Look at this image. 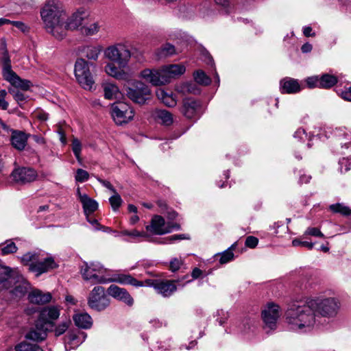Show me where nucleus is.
<instances>
[{
    "mask_svg": "<svg viewBox=\"0 0 351 351\" xmlns=\"http://www.w3.org/2000/svg\"><path fill=\"white\" fill-rule=\"evenodd\" d=\"M339 308L338 301L334 298H317L306 302L290 305L285 317L291 328L299 332L311 331L316 323L315 313L322 317H334Z\"/></svg>",
    "mask_w": 351,
    "mask_h": 351,
    "instance_id": "obj_1",
    "label": "nucleus"
},
{
    "mask_svg": "<svg viewBox=\"0 0 351 351\" xmlns=\"http://www.w3.org/2000/svg\"><path fill=\"white\" fill-rule=\"evenodd\" d=\"M40 12L46 31L58 40L63 39L66 13L61 3L58 0H47Z\"/></svg>",
    "mask_w": 351,
    "mask_h": 351,
    "instance_id": "obj_2",
    "label": "nucleus"
},
{
    "mask_svg": "<svg viewBox=\"0 0 351 351\" xmlns=\"http://www.w3.org/2000/svg\"><path fill=\"white\" fill-rule=\"evenodd\" d=\"M21 262L24 265L28 266L29 271L34 273L36 276L58 267L53 257H43L40 254L35 252H27L23 255Z\"/></svg>",
    "mask_w": 351,
    "mask_h": 351,
    "instance_id": "obj_3",
    "label": "nucleus"
},
{
    "mask_svg": "<svg viewBox=\"0 0 351 351\" xmlns=\"http://www.w3.org/2000/svg\"><path fill=\"white\" fill-rule=\"evenodd\" d=\"M95 65L93 62H89L84 58H79L75 64V75L79 84L84 89H92L95 81L90 68L95 67Z\"/></svg>",
    "mask_w": 351,
    "mask_h": 351,
    "instance_id": "obj_4",
    "label": "nucleus"
},
{
    "mask_svg": "<svg viewBox=\"0 0 351 351\" xmlns=\"http://www.w3.org/2000/svg\"><path fill=\"white\" fill-rule=\"evenodd\" d=\"M104 56L120 67H125L130 60L131 52L126 45L119 43L107 47Z\"/></svg>",
    "mask_w": 351,
    "mask_h": 351,
    "instance_id": "obj_5",
    "label": "nucleus"
},
{
    "mask_svg": "<svg viewBox=\"0 0 351 351\" xmlns=\"http://www.w3.org/2000/svg\"><path fill=\"white\" fill-rule=\"evenodd\" d=\"M128 97L133 102L143 105L152 98V91L149 87L141 81H134L126 89Z\"/></svg>",
    "mask_w": 351,
    "mask_h": 351,
    "instance_id": "obj_6",
    "label": "nucleus"
},
{
    "mask_svg": "<svg viewBox=\"0 0 351 351\" xmlns=\"http://www.w3.org/2000/svg\"><path fill=\"white\" fill-rule=\"evenodd\" d=\"M110 304V300L106 294L103 287H95L89 293L88 305L90 308L96 311H101L105 310Z\"/></svg>",
    "mask_w": 351,
    "mask_h": 351,
    "instance_id": "obj_7",
    "label": "nucleus"
},
{
    "mask_svg": "<svg viewBox=\"0 0 351 351\" xmlns=\"http://www.w3.org/2000/svg\"><path fill=\"white\" fill-rule=\"evenodd\" d=\"M90 12L88 10L81 8L73 12L69 17L64 20V27L65 36L67 30H76L82 29L85 23L90 21Z\"/></svg>",
    "mask_w": 351,
    "mask_h": 351,
    "instance_id": "obj_8",
    "label": "nucleus"
},
{
    "mask_svg": "<svg viewBox=\"0 0 351 351\" xmlns=\"http://www.w3.org/2000/svg\"><path fill=\"white\" fill-rule=\"evenodd\" d=\"M111 114L114 121L117 125L128 123L134 116L133 109L125 102L114 104L112 106Z\"/></svg>",
    "mask_w": 351,
    "mask_h": 351,
    "instance_id": "obj_9",
    "label": "nucleus"
},
{
    "mask_svg": "<svg viewBox=\"0 0 351 351\" xmlns=\"http://www.w3.org/2000/svg\"><path fill=\"white\" fill-rule=\"evenodd\" d=\"M279 309L278 305L271 303L262 311V317L266 329L273 330L276 328L277 320L280 316Z\"/></svg>",
    "mask_w": 351,
    "mask_h": 351,
    "instance_id": "obj_10",
    "label": "nucleus"
},
{
    "mask_svg": "<svg viewBox=\"0 0 351 351\" xmlns=\"http://www.w3.org/2000/svg\"><path fill=\"white\" fill-rule=\"evenodd\" d=\"M38 174L36 171L29 167H19L15 169L11 174L14 182L19 184H25L36 180Z\"/></svg>",
    "mask_w": 351,
    "mask_h": 351,
    "instance_id": "obj_11",
    "label": "nucleus"
},
{
    "mask_svg": "<svg viewBox=\"0 0 351 351\" xmlns=\"http://www.w3.org/2000/svg\"><path fill=\"white\" fill-rule=\"evenodd\" d=\"M145 228L147 232L156 235L165 234L172 231L171 227L167 225L164 218L159 215H155L152 219L150 224Z\"/></svg>",
    "mask_w": 351,
    "mask_h": 351,
    "instance_id": "obj_12",
    "label": "nucleus"
},
{
    "mask_svg": "<svg viewBox=\"0 0 351 351\" xmlns=\"http://www.w3.org/2000/svg\"><path fill=\"white\" fill-rule=\"evenodd\" d=\"M60 316V310L56 306H47L43 308L39 314L38 320L51 330L54 326L53 322Z\"/></svg>",
    "mask_w": 351,
    "mask_h": 351,
    "instance_id": "obj_13",
    "label": "nucleus"
},
{
    "mask_svg": "<svg viewBox=\"0 0 351 351\" xmlns=\"http://www.w3.org/2000/svg\"><path fill=\"white\" fill-rule=\"evenodd\" d=\"M165 84L169 83L171 79L181 75L185 72V66L182 64H169L160 68Z\"/></svg>",
    "mask_w": 351,
    "mask_h": 351,
    "instance_id": "obj_14",
    "label": "nucleus"
},
{
    "mask_svg": "<svg viewBox=\"0 0 351 351\" xmlns=\"http://www.w3.org/2000/svg\"><path fill=\"white\" fill-rule=\"evenodd\" d=\"M50 330H51L50 328L42 322L39 323V321L37 319L35 327L26 334L25 337L34 341H43L47 337V331Z\"/></svg>",
    "mask_w": 351,
    "mask_h": 351,
    "instance_id": "obj_15",
    "label": "nucleus"
},
{
    "mask_svg": "<svg viewBox=\"0 0 351 351\" xmlns=\"http://www.w3.org/2000/svg\"><path fill=\"white\" fill-rule=\"evenodd\" d=\"M140 77L144 79L146 82L152 84L154 86L164 85V80L162 77V72L160 69H146L141 72Z\"/></svg>",
    "mask_w": 351,
    "mask_h": 351,
    "instance_id": "obj_16",
    "label": "nucleus"
},
{
    "mask_svg": "<svg viewBox=\"0 0 351 351\" xmlns=\"http://www.w3.org/2000/svg\"><path fill=\"white\" fill-rule=\"evenodd\" d=\"M108 293L128 306H132L134 303V300L130 294L125 289L121 288L117 285H110L108 289Z\"/></svg>",
    "mask_w": 351,
    "mask_h": 351,
    "instance_id": "obj_17",
    "label": "nucleus"
},
{
    "mask_svg": "<svg viewBox=\"0 0 351 351\" xmlns=\"http://www.w3.org/2000/svg\"><path fill=\"white\" fill-rule=\"evenodd\" d=\"M124 67L117 66L114 62L108 63L105 66L106 73L119 80L129 81L132 78V74L123 69Z\"/></svg>",
    "mask_w": 351,
    "mask_h": 351,
    "instance_id": "obj_18",
    "label": "nucleus"
},
{
    "mask_svg": "<svg viewBox=\"0 0 351 351\" xmlns=\"http://www.w3.org/2000/svg\"><path fill=\"white\" fill-rule=\"evenodd\" d=\"M199 104L192 98L183 99L182 113L188 119L195 118L198 115Z\"/></svg>",
    "mask_w": 351,
    "mask_h": 351,
    "instance_id": "obj_19",
    "label": "nucleus"
},
{
    "mask_svg": "<svg viewBox=\"0 0 351 351\" xmlns=\"http://www.w3.org/2000/svg\"><path fill=\"white\" fill-rule=\"evenodd\" d=\"M19 272L16 269H12L10 267L0 265V282H5L3 285L5 288L11 287L12 281L15 280L16 276Z\"/></svg>",
    "mask_w": 351,
    "mask_h": 351,
    "instance_id": "obj_20",
    "label": "nucleus"
},
{
    "mask_svg": "<svg viewBox=\"0 0 351 351\" xmlns=\"http://www.w3.org/2000/svg\"><path fill=\"white\" fill-rule=\"evenodd\" d=\"M280 88L282 93L294 94L301 90L300 85L297 80L285 77L280 82Z\"/></svg>",
    "mask_w": 351,
    "mask_h": 351,
    "instance_id": "obj_21",
    "label": "nucleus"
},
{
    "mask_svg": "<svg viewBox=\"0 0 351 351\" xmlns=\"http://www.w3.org/2000/svg\"><path fill=\"white\" fill-rule=\"evenodd\" d=\"M5 80L16 89L19 88L25 91L32 86V83L29 80L21 78L15 72L11 73Z\"/></svg>",
    "mask_w": 351,
    "mask_h": 351,
    "instance_id": "obj_22",
    "label": "nucleus"
},
{
    "mask_svg": "<svg viewBox=\"0 0 351 351\" xmlns=\"http://www.w3.org/2000/svg\"><path fill=\"white\" fill-rule=\"evenodd\" d=\"M114 282L121 285H130L136 287L143 286V282L132 277L130 274H116L110 278V282Z\"/></svg>",
    "mask_w": 351,
    "mask_h": 351,
    "instance_id": "obj_23",
    "label": "nucleus"
},
{
    "mask_svg": "<svg viewBox=\"0 0 351 351\" xmlns=\"http://www.w3.org/2000/svg\"><path fill=\"white\" fill-rule=\"evenodd\" d=\"M103 48L101 45H86L82 47L80 51L81 55L89 60L96 61Z\"/></svg>",
    "mask_w": 351,
    "mask_h": 351,
    "instance_id": "obj_24",
    "label": "nucleus"
},
{
    "mask_svg": "<svg viewBox=\"0 0 351 351\" xmlns=\"http://www.w3.org/2000/svg\"><path fill=\"white\" fill-rule=\"evenodd\" d=\"M117 236H127L128 239L125 240L130 242H137L142 241L141 239H144L147 240L149 239V235L147 232L144 231H138L136 229H133L131 230H122L119 232H117Z\"/></svg>",
    "mask_w": 351,
    "mask_h": 351,
    "instance_id": "obj_25",
    "label": "nucleus"
},
{
    "mask_svg": "<svg viewBox=\"0 0 351 351\" xmlns=\"http://www.w3.org/2000/svg\"><path fill=\"white\" fill-rule=\"evenodd\" d=\"M154 287L158 293H160L164 297L171 295L176 290V286L174 282L168 280L157 282L154 284Z\"/></svg>",
    "mask_w": 351,
    "mask_h": 351,
    "instance_id": "obj_26",
    "label": "nucleus"
},
{
    "mask_svg": "<svg viewBox=\"0 0 351 351\" xmlns=\"http://www.w3.org/2000/svg\"><path fill=\"white\" fill-rule=\"evenodd\" d=\"M14 288L11 291L12 293L17 297L23 295L29 289V283L24 278L18 274L15 280L12 281Z\"/></svg>",
    "mask_w": 351,
    "mask_h": 351,
    "instance_id": "obj_27",
    "label": "nucleus"
},
{
    "mask_svg": "<svg viewBox=\"0 0 351 351\" xmlns=\"http://www.w3.org/2000/svg\"><path fill=\"white\" fill-rule=\"evenodd\" d=\"M27 134L19 131H14L12 134V145L18 150H23L26 146Z\"/></svg>",
    "mask_w": 351,
    "mask_h": 351,
    "instance_id": "obj_28",
    "label": "nucleus"
},
{
    "mask_svg": "<svg viewBox=\"0 0 351 351\" xmlns=\"http://www.w3.org/2000/svg\"><path fill=\"white\" fill-rule=\"evenodd\" d=\"M28 299L30 302L37 304L49 302L51 300L49 293H43L40 290H34L29 293Z\"/></svg>",
    "mask_w": 351,
    "mask_h": 351,
    "instance_id": "obj_29",
    "label": "nucleus"
},
{
    "mask_svg": "<svg viewBox=\"0 0 351 351\" xmlns=\"http://www.w3.org/2000/svg\"><path fill=\"white\" fill-rule=\"evenodd\" d=\"M75 324L84 329H88L93 325L91 317L86 313H77L73 317Z\"/></svg>",
    "mask_w": 351,
    "mask_h": 351,
    "instance_id": "obj_30",
    "label": "nucleus"
},
{
    "mask_svg": "<svg viewBox=\"0 0 351 351\" xmlns=\"http://www.w3.org/2000/svg\"><path fill=\"white\" fill-rule=\"evenodd\" d=\"M80 202L82 204L85 215H91L98 208V203L86 194L80 196Z\"/></svg>",
    "mask_w": 351,
    "mask_h": 351,
    "instance_id": "obj_31",
    "label": "nucleus"
},
{
    "mask_svg": "<svg viewBox=\"0 0 351 351\" xmlns=\"http://www.w3.org/2000/svg\"><path fill=\"white\" fill-rule=\"evenodd\" d=\"M154 117L156 121L166 126L171 125L173 121L172 114L166 110H155Z\"/></svg>",
    "mask_w": 351,
    "mask_h": 351,
    "instance_id": "obj_32",
    "label": "nucleus"
},
{
    "mask_svg": "<svg viewBox=\"0 0 351 351\" xmlns=\"http://www.w3.org/2000/svg\"><path fill=\"white\" fill-rule=\"evenodd\" d=\"M177 53L176 49L174 45L170 43H165L158 48L155 54L158 59L166 58Z\"/></svg>",
    "mask_w": 351,
    "mask_h": 351,
    "instance_id": "obj_33",
    "label": "nucleus"
},
{
    "mask_svg": "<svg viewBox=\"0 0 351 351\" xmlns=\"http://www.w3.org/2000/svg\"><path fill=\"white\" fill-rule=\"evenodd\" d=\"M156 93L158 99L161 100L167 106L173 107L176 105L177 101L173 94L169 93L162 88L158 89Z\"/></svg>",
    "mask_w": 351,
    "mask_h": 351,
    "instance_id": "obj_34",
    "label": "nucleus"
},
{
    "mask_svg": "<svg viewBox=\"0 0 351 351\" xmlns=\"http://www.w3.org/2000/svg\"><path fill=\"white\" fill-rule=\"evenodd\" d=\"M104 97L107 99H118L121 95L119 88L112 83H104L102 85Z\"/></svg>",
    "mask_w": 351,
    "mask_h": 351,
    "instance_id": "obj_35",
    "label": "nucleus"
},
{
    "mask_svg": "<svg viewBox=\"0 0 351 351\" xmlns=\"http://www.w3.org/2000/svg\"><path fill=\"white\" fill-rule=\"evenodd\" d=\"M100 29V25L99 22L93 21L86 22L85 24L82 26V29H80V32L82 34L86 36H92L97 34Z\"/></svg>",
    "mask_w": 351,
    "mask_h": 351,
    "instance_id": "obj_36",
    "label": "nucleus"
},
{
    "mask_svg": "<svg viewBox=\"0 0 351 351\" xmlns=\"http://www.w3.org/2000/svg\"><path fill=\"white\" fill-rule=\"evenodd\" d=\"M336 76L330 74H324L319 77V88H330L337 83Z\"/></svg>",
    "mask_w": 351,
    "mask_h": 351,
    "instance_id": "obj_37",
    "label": "nucleus"
},
{
    "mask_svg": "<svg viewBox=\"0 0 351 351\" xmlns=\"http://www.w3.org/2000/svg\"><path fill=\"white\" fill-rule=\"evenodd\" d=\"M1 61L2 63V75L5 79L14 73L12 69L11 60L7 51L3 53Z\"/></svg>",
    "mask_w": 351,
    "mask_h": 351,
    "instance_id": "obj_38",
    "label": "nucleus"
},
{
    "mask_svg": "<svg viewBox=\"0 0 351 351\" xmlns=\"http://www.w3.org/2000/svg\"><path fill=\"white\" fill-rule=\"evenodd\" d=\"M334 135L339 138L341 144L346 145L351 142V132H348L345 128H336Z\"/></svg>",
    "mask_w": 351,
    "mask_h": 351,
    "instance_id": "obj_39",
    "label": "nucleus"
},
{
    "mask_svg": "<svg viewBox=\"0 0 351 351\" xmlns=\"http://www.w3.org/2000/svg\"><path fill=\"white\" fill-rule=\"evenodd\" d=\"M176 90L178 93H180L183 95L187 93H193L195 94L198 90L196 88V86L192 83L185 82L182 83L176 87Z\"/></svg>",
    "mask_w": 351,
    "mask_h": 351,
    "instance_id": "obj_40",
    "label": "nucleus"
},
{
    "mask_svg": "<svg viewBox=\"0 0 351 351\" xmlns=\"http://www.w3.org/2000/svg\"><path fill=\"white\" fill-rule=\"evenodd\" d=\"M329 208L332 212L339 213L344 216H349L351 215V209L343 204L337 203L331 204L329 206Z\"/></svg>",
    "mask_w": 351,
    "mask_h": 351,
    "instance_id": "obj_41",
    "label": "nucleus"
},
{
    "mask_svg": "<svg viewBox=\"0 0 351 351\" xmlns=\"http://www.w3.org/2000/svg\"><path fill=\"white\" fill-rule=\"evenodd\" d=\"M16 351H43L37 344L23 341L15 346Z\"/></svg>",
    "mask_w": 351,
    "mask_h": 351,
    "instance_id": "obj_42",
    "label": "nucleus"
},
{
    "mask_svg": "<svg viewBox=\"0 0 351 351\" xmlns=\"http://www.w3.org/2000/svg\"><path fill=\"white\" fill-rule=\"evenodd\" d=\"M193 77L195 81L201 85H208L211 82L210 78L202 70L195 71Z\"/></svg>",
    "mask_w": 351,
    "mask_h": 351,
    "instance_id": "obj_43",
    "label": "nucleus"
},
{
    "mask_svg": "<svg viewBox=\"0 0 351 351\" xmlns=\"http://www.w3.org/2000/svg\"><path fill=\"white\" fill-rule=\"evenodd\" d=\"M84 279L86 280H91L94 284H106L110 282V278H106L104 276H99L97 272H95L93 274L85 273Z\"/></svg>",
    "mask_w": 351,
    "mask_h": 351,
    "instance_id": "obj_44",
    "label": "nucleus"
},
{
    "mask_svg": "<svg viewBox=\"0 0 351 351\" xmlns=\"http://www.w3.org/2000/svg\"><path fill=\"white\" fill-rule=\"evenodd\" d=\"M70 324L71 321L69 319L61 322L53 330L55 335L59 337L64 334L69 328Z\"/></svg>",
    "mask_w": 351,
    "mask_h": 351,
    "instance_id": "obj_45",
    "label": "nucleus"
},
{
    "mask_svg": "<svg viewBox=\"0 0 351 351\" xmlns=\"http://www.w3.org/2000/svg\"><path fill=\"white\" fill-rule=\"evenodd\" d=\"M232 247L233 245H232L231 247L225 250L220 254L219 263L221 264H226L234 258V253L232 250Z\"/></svg>",
    "mask_w": 351,
    "mask_h": 351,
    "instance_id": "obj_46",
    "label": "nucleus"
},
{
    "mask_svg": "<svg viewBox=\"0 0 351 351\" xmlns=\"http://www.w3.org/2000/svg\"><path fill=\"white\" fill-rule=\"evenodd\" d=\"M72 150L73 152L76 157L77 160L79 162H81L82 158L80 156L81 151H82V144L80 141L77 138H73L72 141Z\"/></svg>",
    "mask_w": 351,
    "mask_h": 351,
    "instance_id": "obj_47",
    "label": "nucleus"
},
{
    "mask_svg": "<svg viewBox=\"0 0 351 351\" xmlns=\"http://www.w3.org/2000/svg\"><path fill=\"white\" fill-rule=\"evenodd\" d=\"M114 195L109 198L110 204L114 210H117L122 204V199L115 190Z\"/></svg>",
    "mask_w": 351,
    "mask_h": 351,
    "instance_id": "obj_48",
    "label": "nucleus"
},
{
    "mask_svg": "<svg viewBox=\"0 0 351 351\" xmlns=\"http://www.w3.org/2000/svg\"><path fill=\"white\" fill-rule=\"evenodd\" d=\"M183 264L184 259L182 258H173L169 262V268L172 272H176L181 268Z\"/></svg>",
    "mask_w": 351,
    "mask_h": 351,
    "instance_id": "obj_49",
    "label": "nucleus"
},
{
    "mask_svg": "<svg viewBox=\"0 0 351 351\" xmlns=\"http://www.w3.org/2000/svg\"><path fill=\"white\" fill-rule=\"evenodd\" d=\"M17 247L15 243L12 241H9L5 245L1 247V252L2 255H7L16 252Z\"/></svg>",
    "mask_w": 351,
    "mask_h": 351,
    "instance_id": "obj_50",
    "label": "nucleus"
},
{
    "mask_svg": "<svg viewBox=\"0 0 351 351\" xmlns=\"http://www.w3.org/2000/svg\"><path fill=\"white\" fill-rule=\"evenodd\" d=\"M8 92L13 96L14 99L18 103L23 101L26 99L25 95L21 91H20L14 88H12V87L8 88Z\"/></svg>",
    "mask_w": 351,
    "mask_h": 351,
    "instance_id": "obj_51",
    "label": "nucleus"
},
{
    "mask_svg": "<svg viewBox=\"0 0 351 351\" xmlns=\"http://www.w3.org/2000/svg\"><path fill=\"white\" fill-rule=\"evenodd\" d=\"M89 178L88 173L82 169H78L76 171V174L75 176V180L79 182H84L86 180H88Z\"/></svg>",
    "mask_w": 351,
    "mask_h": 351,
    "instance_id": "obj_52",
    "label": "nucleus"
},
{
    "mask_svg": "<svg viewBox=\"0 0 351 351\" xmlns=\"http://www.w3.org/2000/svg\"><path fill=\"white\" fill-rule=\"evenodd\" d=\"M304 235H310L316 237H324V234L319 230V228L313 227H308L306 230Z\"/></svg>",
    "mask_w": 351,
    "mask_h": 351,
    "instance_id": "obj_53",
    "label": "nucleus"
},
{
    "mask_svg": "<svg viewBox=\"0 0 351 351\" xmlns=\"http://www.w3.org/2000/svg\"><path fill=\"white\" fill-rule=\"evenodd\" d=\"M307 86L310 88L318 87L319 84V76H312L309 77L306 80Z\"/></svg>",
    "mask_w": 351,
    "mask_h": 351,
    "instance_id": "obj_54",
    "label": "nucleus"
},
{
    "mask_svg": "<svg viewBox=\"0 0 351 351\" xmlns=\"http://www.w3.org/2000/svg\"><path fill=\"white\" fill-rule=\"evenodd\" d=\"M12 25L16 27L23 33L28 32L29 30V27L22 21H13Z\"/></svg>",
    "mask_w": 351,
    "mask_h": 351,
    "instance_id": "obj_55",
    "label": "nucleus"
},
{
    "mask_svg": "<svg viewBox=\"0 0 351 351\" xmlns=\"http://www.w3.org/2000/svg\"><path fill=\"white\" fill-rule=\"evenodd\" d=\"M181 239H189V237L186 234H175L165 239L167 243H173L177 240Z\"/></svg>",
    "mask_w": 351,
    "mask_h": 351,
    "instance_id": "obj_56",
    "label": "nucleus"
},
{
    "mask_svg": "<svg viewBox=\"0 0 351 351\" xmlns=\"http://www.w3.org/2000/svg\"><path fill=\"white\" fill-rule=\"evenodd\" d=\"M216 316L220 317L217 318V321L219 325H223L228 319V313L222 310L217 311Z\"/></svg>",
    "mask_w": 351,
    "mask_h": 351,
    "instance_id": "obj_57",
    "label": "nucleus"
},
{
    "mask_svg": "<svg viewBox=\"0 0 351 351\" xmlns=\"http://www.w3.org/2000/svg\"><path fill=\"white\" fill-rule=\"evenodd\" d=\"M7 92L5 90L0 91V108L6 110L8 107V103L5 100Z\"/></svg>",
    "mask_w": 351,
    "mask_h": 351,
    "instance_id": "obj_58",
    "label": "nucleus"
},
{
    "mask_svg": "<svg viewBox=\"0 0 351 351\" xmlns=\"http://www.w3.org/2000/svg\"><path fill=\"white\" fill-rule=\"evenodd\" d=\"M88 266L93 271L97 272L98 274H102L106 270L99 263H91Z\"/></svg>",
    "mask_w": 351,
    "mask_h": 351,
    "instance_id": "obj_59",
    "label": "nucleus"
},
{
    "mask_svg": "<svg viewBox=\"0 0 351 351\" xmlns=\"http://www.w3.org/2000/svg\"><path fill=\"white\" fill-rule=\"evenodd\" d=\"M258 243V239L252 236L247 237L245 239V245L250 248L255 247Z\"/></svg>",
    "mask_w": 351,
    "mask_h": 351,
    "instance_id": "obj_60",
    "label": "nucleus"
},
{
    "mask_svg": "<svg viewBox=\"0 0 351 351\" xmlns=\"http://www.w3.org/2000/svg\"><path fill=\"white\" fill-rule=\"evenodd\" d=\"M255 323V321L254 319L252 318H245L242 324L243 325L244 330L246 331L247 329H250L251 326H254Z\"/></svg>",
    "mask_w": 351,
    "mask_h": 351,
    "instance_id": "obj_61",
    "label": "nucleus"
},
{
    "mask_svg": "<svg viewBox=\"0 0 351 351\" xmlns=\"http://www.w3.org/2000/svg\"><path fill=\"white\" fill-rule=\"evenodd\" d=\"M306 136L305 130L302 128L298 129L294 134V138H298L299 140H304Z\"/></svg>",
    "mask_w": 351,
    "mask_h": 351,
    "instance_id": "obj_62",
    "label": "nucleus"
},
{
    "mask_svg": "<svg viewBox=\"0 0 351 351\" xmlns=\"http://www.w3.org/2000/svg\"><path fill=\"white\" fill-rule=\"evenodd\" d=\"M341 97L345 100L351 101V86L346 88L341 93Z\"/></svg>",
    "mask_w": 351,
    "mask_h": 351,
    "instance_id": "obj_63",
    "label": "nucleus"
},
{
    "mask_svg": "<svg viewBox=\"0 0 351 351\" xmlns=\"http://www.w3.org/2000/svg\"><path fill=\"white\" fill-rule=\"evenodd\" d=\"M169 348L165 347L162 343H157L156 345H154L152 351H169Z\"/></svg>",
    "mask_w": 351,
    "mask_h": 351,
    "instance_id": "obj_64",
    "label": "nucleus"
}]
</instances>
